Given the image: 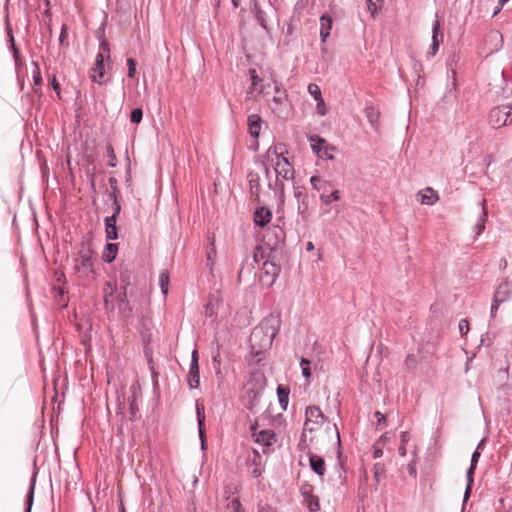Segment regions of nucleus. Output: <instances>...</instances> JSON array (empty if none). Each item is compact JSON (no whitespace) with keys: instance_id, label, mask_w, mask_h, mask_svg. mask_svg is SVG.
Segmentation results:
<instances>
[{"instance_id":"nucleus-1","label":"nucleus","mask_w":512,"mask_h":512,"mask_svg":"<svg viewBox=\"0 0 512 512\" xmlns=\"http://www.w3.org/2000/svg\"><path fill=\"white\" fill-rule=\"evenodd\" d=\"M280 327V319L278 316L269 315L260 325L255 327L250 335L249 342L253 353L256 355L262 351L270 349L274 338L276 337Z\"/></svg>"},{"instance_id":"nucleus-2","label":"nucleus","mask_w":512,"mask_h":512,"mask_svg":"<svg viewBox=\"0 0 512 512\" xmlns=\"http://www.w3.org/2000/svg\"><path fill=\"white\" fill-rule=\"evenodd\" d=\"M285 152V145L278 143L269 147L265 153V160L273 167L277 178L276 183L280 185L281 189H283V183L280 179L292 180L294 178V168L284 156Z\"/></svg>"},{"instance_id":"nucleus-3","label":"nucleus","mask_w":512,"mask_h":512,"mask_svg":"<svg viewBox=\"0 0 512 512\" xmlns=\"http://www.w3.org/2000/svg\"><path fill=\"white\" fill-rule=\"evenodd\" d=\"M275 95L267 100V105L278 118L286 119L290 114V102L286 89L277 80H273Z\"/></svg>"},{"instance_id":"nucleus-4","label":"nucleus","mask_w":512,"mask_h":512,"mask_svg":"<svg viewBox=\"0 0 512 512\" xmlns=\"http://www.w3.org/2000/svg\"><path fill=\"white\" fill-rule=\"evenodd\" d=\"M93 251L90 244L82 242L74 259V270L87 274L93 269Z\"/></svg>"},{"instance_id":"nucleus-5","label":"nucleus","mask_w":512,"mask_h":512,"mask_svg":"<svg viewBox=\"0 0 512 512\" xmlns=\"http://www.w3.org/2000/svg\"><path fill=\"white\" fill-rule=\"evenodd\" d=\"M489 123L496 129L512 124V106L500 105L494 107L489 113Z\"/></svg>"},{"instance_id":"nucleus-6","label":"nucleus","mask_w":512,"mask_h":512,"mask_svg":"<svg viewBox=\"0 0 512 512\" xmlns=\"http://www.w3.org/2000/svg\"><path fill=\"white\" fill-rule=\"evenodd\" d=\"M110 56V49L109 45L106 42H102L100 44L99 52L96 56L95 64L93 68L91 69L92 74L91 78L93 81H97L100 83V80L104 77V60L106 58H109Z\"/></svg>"},{"instance_id":"nucleus-7","label":"nucleus","mask_w":512,"mask_h":512,"mask_svg":"<svg viewBox=\"0 0 512 512\" xmlns=\"http://www.w3.org/2000/svg\"><path fill=\"white\" fill-rule=\"evenodd\" d=\"M512 297V283L503 282L496 289L491 305V316L494 317L499 306L511 299Z\"/></svg>"},{"instance_id":"nucleus-8","label":"nucleus","mask_w":512,"mask_h":512,"mask_svg":"<svg viewBox=\"0 0 512 512\" xmlns=\"http://www.w3.org/2000/svg\"><path fill=\"white\" fill-rule=\"evenodd\" d=\"M305 417L304 429L309 431H314L326 420V417L318 406L307 407Z\"/></svg>"},{"instance_id":"nucleus-9","label":"nucleus","mask_w":512,"mask_h":512,"mask_svg":"<svg viewBox=\"0 0 512 512\" xmlns=\"http://www.w3.org/2000/svg\"><path fill=\"white\" fill-rule=\"evenodd\" d=\"M280 272V267L276 265L274 262L269 260H265L261 267L260 281L266 285L271 286L275 282L278 274Z\"/></svg>"},{"instance_id":"nucleus-10","label":"nucleus","mask_w":512,"mask_h":512,"mask_svg":"<svg viewBox=\"0 0 512 512\" xmlns=\"http://www.w3.org/2000/svg\"><path fill=\"white\" fill-rule=\"evenodd\" d=\"M257 424L251 425L252 437L255 442L259 443L263 447H270L276 442V435L273 430L265 429L257 431Z\"/></svg>"},{"instance_id":"nucleus-11","label":"nucleus","mask_w":512,"mask_h":512,"mask_svg":"<svg viewBox=\"0 0 512 512\" xmlns=\"http://www.w3.org/2000/svg\"><path fill=\"white\" fill-rule=\"evenodd\" d=\"M129 275L121 274V281L125 283L124 291L117 295V301L119 304L120 313L123 317H129L132 309L128 306L126 286L128 285Z\"/></svg>"},{"instance_id":"nucleus-12","label":"nucleus","mask_w":512,"mask_h":512,"mask_svg":"<svg viewBox=\"0 0 512 512\" xmlns=\"http://www.w3.org/2000/svg\"><path fill=\"white\" fill-rule=\"evenodd\" d=\"M248 132L249 134L257 139L259 137L261 131L262 120L261 117L257 114H252L248 116L247 119Z\"/></svg>"},{"instance_id":"nucleus-13","label":"nucleus","mask_w":512,"mask_h":512,"mask_svg":"<svg viewBox=\"0 0 512 512\" xmlns=\"http://www.w3.org/2000/svg\"><path fill=\"white\" fill-rule=\"evenodd\" d=\"M272 218V213L265 207L257 208L254 212V223L260 227L267 225Z\"/></svg>"},{"instance_id":"nucleus-14","label":"nucleus","mask_w":512,"mask_h":512,"mask_svg":"<svg viewBox=\"0 0 512 512\" xmlns=\"http://www.w3.org/2000/svg\"><path fill=\"white\" fill-rule=\"evenodd\" d=\"M439 34H440V22L439 20H435L432 26V43L430 45L428 54L430 56H435L440 45L439 40Z\"/></svg>"},{"instance_id":"nucleus-15","label":"nucleus","mask_w":512,"mask_h":512,"mask_svg":"<svg viewBox=\"0 0 512 512\" xmlns=\"http://www.w3.org/2000/svg\"><path fill=\"white\" fill-rule=\"evenodd\" d=\"M200 384L199 364L191 361L188 374V385L191 389H196Z\"/></svg>"},{"instance_id":"nucleus-16","label":"nucleus","mask_w":512,"mask_h":512,"mask_svg":"<svg viewBox=\"0 0 512 512\" xmlns=\"http://www.w3.org/2000/svg\"><path fill=\"white\" fill-rule=\"evenodd\" d=\"M486 41L493 44V46L490 48V53L498 51L503 44V36L498 30H491L487 36Z\"/></svg>"},{"instance_id":"nucleus-17","label":"nucleus","mask_w":512,"mask_h":512,"mask_svg":"<svg viewBox=\"0 0 512 512\" xmlns=\"http://www.w3.org/2000/svg\"><path fill=\"white\" fill-rule=\"evenodd\" d=\"M332 23L333 22L330 16L324 14L320 17V36L323 42H325L330 35Z\"/></svg>"},{"instance_id":"nucleus-18","label":"nucleus","mask_w":512,"mask_h":512,"mask_svg":"<svg viewBox=\"0 0 512 512\" xmlns=\"http://www.w3.org/2000/svg\"><path fill=\"white\" fill-rule=\"evenodd\" d=\"M247 178H248L251 194L254 195L257 199H259V195H260V191H261L259 174L256 172H250L248 174Z\"/></svg>"},{"instance_id":"nucleus-19","label":"nucleus","mask_w":512,"mask_h":512,"mask_svg":"<svg viewBox=\"0 0 512 512\" xmlns=\"http://www.w3.org/2000/svg\"><path fill=\"white\" fill-rule=\"evenodd\" d=\"M309 462L311 469L318 474L319 476H323L325 472V462L322 457L318 455H310Z\"/></svg>"},{"instance_id":"nucleus-20","label":"nucleus","mask_w":512,"mask_h":512,"mask_svg":"<svg viewBox=\"0 0 512 512\" xmlns=\"http://www.w3.org/2000/svg\"><path fill=\"white\" fill-rule=\"evenodd\" d=\"M480 204L482 206L481 215L479 216L478 221H477V223L474 226V230H475L476 235H480L484 231L485 223H486L487 217H488L487 209H486V206H485L486 200L485 199L482 200V202Z\"/></svg>"},{"instance_id":"nucleus-21","label":"nucleus","mask_w":512,"mask_h":512,"mask_svg":"<svg viewBox=\"0 0 512 512\" xmlns=\"http://www.w3.org/2000/svg\"><path fill=\"white\" fill-rule=\"evenodd\" d=\"M420 196V202L426 205H433L439 199L437 192L430 187L426 188L423 192H421Z\"/></svg>"},{"instance_id":"nucleus-22","label":"nucleus","mask_w":512,"mask_h":512,"mask_svg":"<svg viewBox=\"0 0 512 512\" xmlns=\"http://www.w3.org/2000/svg\"><path fill=\"white\" fill-rule=\"evenodd\" d=\"M269 233L273 234L275 236L274 242H268V244L275 249L279 244L284 242L285 239V232L284 230L279 226H272L268 229Z\"/></svg>"},{"instance_id":"nucleus-23","label":"nucleus","mask_w":512,"mask_h":512,"mask_svg":"<svg viewBox=\"0 0 512 512\" xmlns=\"http://www.w3.org/2000/svg\"><path fill=\"white\" fill-rule=\"evenodd\" d=\"M115 217H107L105 219V232L107 239L114 240L117 239V227H116Z\"/></svg>"},{"instance_id":"nucleus-24","label":"nucleus","mask_w":512,"mask_h":512,"mask_svg":"<svg viewBox=\"0 0 512 512\" xmlns=\"http://www.w3.org/2000/svg\"><path fill=\"white\" fill-rule=\"evenodd\" d=\"M196 412H197V421L199 427V435L202 440V447L204 446V421H205V413L203 404H196Z\"/></svg>"},{"instance_id":"nucleus-25","label":"nucleus","mask_w":512,"mask_h":512,"mask_svg":"<svg viewBox=\"0 0 512 512\" xmlns=\"http://www.w3.org/2000/svg\"><path fill=\"white\" fill-rule=\"evenodd\" d=\"M114 293V288L111 283H106V288L104 289V306L106 311H114L115 306L113 304V300L111 299Z\"/></svg>"},{"instance_id":"nucleus-26","label":"nucleus","mask_w":512,"mask_h":512,"mask_svg":"<svg viewBox=\"0 0 512 512\" xmlns=\"http://www.w3.org/2000/svg\"><path fill=\"white\" fill-rule=\"evenodd\" d=\"M475 469H476L475 465H470L469 469L467 470V473H466L467 486H466L465 493H464V502H466L471 495L472 486L474 483L473 475H474Z\"/></svg>"},{"instance_id":"nucleus-27","label":"nucleus","mask_w":512,"mask_h":512,"mask_svg":"<svg viewBox=\"0 0 512 512\" xmlns=\"http://www.w3.org/2000/svg\"><path fill=\"white\" fill-rule=\"evenodd\" d=\"M310 183L315 190L322 191V193H326L328 190L327 188L331 186L329 181L323 180L319 176H312L310 178Z\"/></svg>"},{"instance_id":"nucleus-28","label":"nucleus","mask_w":512,"mask_h":512,"mask_svg":"<svg viewBox=\"0 0 512 512\" xmlns=\"http://www.w3.org/2000/svg\"><path fill=\"white\" fill-rule=\"evenodd\" d=\"M289 393H290L289 388L284 387L282 385H279L277 387V395H278L279 403L283 410H286V408H287L288 401H289Z\"/></svg>"},{"instance_id":"nucleus-29","label":"nucleus","mask_w":512,"mask_h":512,"mask_svg":"<svg viewBox=\"0 0 512 512\" xmlns=\"http://www.w3.org/2000/svg\"><path fill=\"white\" fill-rule=\"evenodd\" d=\"M309 141L311 142V148L312 150L319 156L320 153L323 151L324 146L326 145L327 141L317 135L311 136L309 138Z\"/></svg>"},{"instance_id":"nucleus-30","label":"nucleus","mask_w":512,"mask_h":512,"mask_svg":"<svg viewBox=\"0 0 512 512\" xmlns=\"http://www.w3.org/2000/svg\"><path fill=\"white\" fill-rule=\"evenodd\" d=\"M117 249V244L108 243L103 253V260L111 263L116 258Z\"/></svg>"},{"instance_id":"nucleus-31","label":"nucleus","mask_w":512,"mask_h":512,"mask_svg":"<svg viewBox=\"0 0 512 512\" xmlns=\"http://www.w3.org/2000/svg\"><path fill=\"white\" fill-rule=\"evenodd\" d=\"M159 286L163 295H167L169 289V272L168 270H163L159 275Z\"/></svg>"},{"instance_id":"nucleus-32","label":"nucleus","mask_w":512,"mask_h":512,"mask_svg":"<svg viewBox=\"0 0 512 512\" xmlns=\"http://www.w3.org/2000/svg\"><path fill=\"white\" fill-rule=\"evenodd\" d=\"M320 199L323 204L329 205L332 201L340 200L339 190H333L330 194L321 193Z\"/></svg>"},{"instance_id":"nucleus-33","label":"nucleus","mask_w":512,"mask_h":512,"mask_svg":"<svg viewBox=\"0 0 512 512\" xmlns=\"http://www.w3.org/2000/svg\"><path fill=\"white\" fill-rule=\"evenodd\" d=\"M364 113L368 119V121L374 125L378 122L379 119V111L373 106H368L365 108Z\"/></svg>"},{"instance_id":"nucleus-34","label":"nucleus","mask_w":512,"mask_h":512,"mask_svg":"<svg viewBox=\"0 0 512 512\" xmlns=\"http://www.w3.org/2000/svg\"><path fill=\"white\" fill-rule=\"evenodd\" d=\"M305 502L311 512H316L320 508L319 499L313 494H309V498H306Z\"/></svg>"},{"instance_id":"nucleus-35","label":"nucleus","mask_w":512,"mask_h":512,"mask_svg":"<svg viewBox=\"0 0 512 512\" xmlns=\"http://www.w3.org/2000/svg\"><path fill=\"white\" fill-rule=\"evenodd\" d=\"M106 156L109 159L108 165L110 167H115L117 165V158L111 144L106 146Z\"/></svg>"},{"instance_id":"nucleus-36","label":"nucleus","mask_w":512,"mask_h":512,"mask_svg":"<svg viewBox=\"0 0 512 512\" xmlns=\"http://www.w3.org/2000/svg\"><path fill=\"white\" fill-rule=\"evenodd\" d=\"M308 92L316 101L323 98L320 87L315 83H310L308 85Z\"/></svg>"},{"instance_id":"nucleus-37","label":"nucleus","mask_w":512,"mask_h":512,"mask_svg":"<svg viewBox=\"0 0 512 512\" xmlns=\"http://www.w3.org/2000/svg\"><path fill=\"white\" fill-rule=\"evenodd\" d=\"M33 82L34 86H41L42 85V76L39 64L37 62H33Z\"/></svg>"},{"instance_id":"nucleus-38","label":"nucleus","mask_w":512,"mask_h":512,"mask_svg":"<svg viewBox=\"0 0 512 512\" xmlns=\"http://www.w3.org/2000/svg\"><path fill=\"white\" fill-rule=\"evenodd\" d=\"M210 249L207 251V261L213 264V260L216 256V248H215V236L214 234L209 237Z\"/></svg>"},{"instance_id":"nucleus-39","label":"nucleus","mask_w":512,"mask_h":512,"mask_svg":"<svg viewBox=\"0 0 512 512\" xmlns=\"http://www.w3.org/2000/svg\"><path fill=\"white\" fill-rule=\"evenodd\" d=\"M335 150H336V148L334 146H331L328 143H326V145L324 146V149L320 153L319 157L325 158V159H328V160H333L334 159L333 152Z\"/></svg>"},{"instance_id":"nucleus-40","label":"nucleus","mask_w":512,"mask_h":512,"mask_svg":"<svg viewBox=\"0 0 512 512\" xmlns=\"http://www.w3.org/2000/svg\"><path fill=\"white\" fill-rule=\"evenodd\" d=\"M133 391V399L130 400V414H131V420H134L136 418V414L138 412V406L136 404V387H132Z\"/></svg>"},{"instance_id":"nucleus-41","label":"nucleus","mask_w":512,"mask_h":512,"mask_svg":"<svg viewBox=\"0 0 512 512\" xmlns=\"http://www.w3.org/2000/svg\"><path fill=\"white\" fill-rule=\"evenodd\" d=\"M335 472L338 476L337 482L339 484L343 485L345 482V469H344V465L341 461H339V463L335 466Z\"/></svg>"},{"instance_id":"nucleus-42","label":"nucleus","mask_w":512,"mask_h":512,"mask_svg":"<svg viewBox=\"0 0 512 512\" xmlns=\"http://www.w3.org/2000/svg\"><path fill=\"white\" fill-rule=\"evenodd\" d=\"M143 112L141 108H135L131 111L130 120L132 123L139 124L142 120Z\"/></svg>"},{"instance_id":"nucleus-43","label":"nucleus","mask_w":512,"mask_h":512,"mask_svg":"<svg viewBox=\"0 0 512 512\" xmlns=\"http://www.w3.org/2000/svg\"><path fill=\"white\" fill-rule=\"evenodd\" d=\"M255 16L257 21L260 23V25L266 29V19H265V13L258 7L257 4H255Z\"/></svg>"},{"instance_id":"nucleus-44","label":"nucleus","mask_w":512,"mask_h":512,"mask_svg":"<svg viewBox=\"0 0 512 512\" xmlns=\"http://www.w3.org/2000/svg\"><path fill=\"white\" fill-rule=\"evenodd\" d=\"M136 61L133 58L127 59V66H128V77L134 78L136 74Z\"/></svg>"},{"instance_id":"nucleus-45","label":"nucleus","mask_w":512,"mask_h":512,"mask_svg":"<svg viewBox=\"0 0 512 512\" xmlns=\"http://www.w3.org/2000/svg\"><path fill=\"white\" fill-rule=\"evenodd\" d=\"M229 508H231L232 512H245L238 498H233L231 500Z\"/></svg>"},{"instance_id":"nucleus-46","label":"nucleus","mask_w":512,"mask_h":512,"mask_svg":"<svg viewBox=\"0 0 512 512\" xmlns=\"http://www.w3.org/2000/svg\"><path fill=\"white\" fill-rule=\"evenodd\" d=\"M294 196L297 198L298 202L301 200H309L308 194L305 192L304 188L301 187L294 189Z\"/></svg>"},{"instance_id":"nucleus-47","label":"nucleus","mask_w":512,"mask_h":512,"mask_svg":"<svg viewBox=\"0 0 512 512\" xmlns=\"http://www.w3.org/2000/svg\"><path fill=\"white\" fill-rule=\"evenodd\" d=\"M249 75H250V79L252 81V86L253 87H257L261 84L262 82V79L258 76L257 72L255 69H250L249 70Z\"/></svg>"},{"instance_id":"nucleus-48","label":"nucleus","mask_w":512,"mask_h":512,"mask_svg":"<svg viewBox=\"0 0 512 512\" xmlns=\"http://www.w3.org/2000/svg\"><path fill=\"white\" fill-rule=\"evenodd\" d=\"M262 259H264V250L262 247L257 246L253 252V260L255 263H259V261Z\"/></svg>"},{"instance_id":"nucleus-49","label":"nucleus","mask_w":512,"mask_h":512,"mask_svg":"<svg viewBox=\"0 0 512 512\" xmlns=\"http://www.w3.org/2000/svg\"><path fill=\"white\" fill-rule=\"evenodd\" d=\"M50 84L53 88V90L56 92L58 98L60 99L61 98V89H60V84L59 82L57 81L56 79V76L53 75L51 78H50Z\"/></svg>"},{"instance_id":"nucleus-50","label":"nucleus","mask_w":512,"mask_h":512,"mask_svg":"<svg viewBox=\"0 0 512 512\" xmlns=\"http://www.w3.org/2000/svg\"><path fill=\"white\" fill-rule=\"evenodd\" d=\"M459 331L461 335H465L469 331V321L467 319H462L459 322Z\"/></svg>"},{"instance_id":"nucleus-51","label":"nucleus","mask_w":512,"mask_h":512,"mask_svg":"<svg viewBox=\"0 0 512 512\" xmlns=\"http://www.w3.org/2000/svg\"><path fill=\"white\" fill-rule=\"evenodd\" d=\"M112 196L114 197V213L112 214L111 217H115V220L117 221V216L119 215V213L121 211V205L117 200V195H115V192L112 194Z\"/></svg>"},{"instance_id":"nucleus-52","label":"nucleus","mask_w":512,"mask_h":512,"mask_svg":"<svg viewBox=\"0 0 512 512\" xmlns=\"http://www.w3.org/2000/svg\"><path fill=\"white\" fill-rule=\"evenodd\" d=\"M308 210V200H301L298 202V212L301 215H304Z\"/></svg>"},{"instance_id":"nucleus-53","label":"nucleus","mask_w":512,"mask_h":512,"mask_svg":"<svg viewBox=\"0 0 512 512\" xmlns=\"http://www.w3.org/2000/svg\"><path fill=\"white\" fill-rule=\"evenodd\" d=\"M317 112L318 114L324 116L326 114V106H325V102H324V99L322 98L321 100H317Z\"/></svg>"},{"instance_id":"nucleus-54","label":"nucleus","mask_w":512,"mask_h":512,"mask_svg":"<svg viewBox=\"0 0 512 512\" xmlns=\"http://www.w3.org/2000/svg\"><path fill=\"white\" fill-rule=\"evenodd\" d=\"M265 89H266V87H265L264 85H260V86H257V87H253V86L251 85V87L249 88V90H248V92H247V93H248V94H252L254 91H258V92H259V94H262V95H264V96H265V95L267 94V92L265 91Z\"/></svg>"},{"instance_id":"nucleus-55","label":"nucleus","mask_w":512,"mask_h":512,"mask_svg":"<svg viewBox=\"0 0 512 512\" xmlns=\"http://www.w3.org/2000/svg\"><path fill=\"white\" fill-rule=\"evenodd\" d=\"M483 441L480 442L479 446L477 449L480 448V446L482 445ZM479 458H480V452L478 450L474 451V453L472 454V457H471V465H475L477 466V463L479 461Z\"/></svg>"},{"instance_id":"nucleus-56","label":"nucleus","mask_w":512,"mask_h":512,"mask_svg":"<svg viewBox=\"0 0 512 512\" xmlns=\"http://www.w3.org/2000/svg\"><path fill=\"white\" fill-rule=\"evenodd\" d=\"M374 477L377 482L380 481V477L384 475V470L379 465H375Z\"/></svg>"},{"instance_id":"nucleus-57","label":"nucleus","mask_w":512,"mask_h":512,"mask_svg":"<svg viewBox=\"0 0 512 512\" xmlns=\"http://www.w3.org/2000/svg\"><path fill=\"white\" fill-rule=\"evenodd\" d=\"M301 493L306 500V498H309V494H312V487L310 485H304L301 488Z\"/></svg>"},{"instance_id":"nucleus-58","label":"nucleus","mask_w":512,"mask_h":512,"mask_svg":"<svg viewBox=\"0 0 512 512\" xmlns=\"http://www.w3.org/2000/svg\"><path fill=\"white\" fill-rule=\"evenodd\" d=\"M67 30H68L67 25H63L61 28L60 36H59V41H60L61 45L64 43V41L67 38Z\"/></svg>"},{"instance_id":"nucleus-59","label":"nucleus","mask_w":512,"mask_h":512,"mask_svg":"<svg viewBox=\"0 0 512 512\" xmlns=\"http://www.w3.org/2000/svg\"><path fill=\"white\" fill-rule=\"evenodd\" d=\"M367 8L371 12L372 15H374L377 11L376 4L373 0H366Z\"/></svg>"},{"instance_id":"nucleus-60","label":"nucleus","mask_w":512,"mask_h":512,"mask_svg":"<svg viewBox=\"0 0 512 512\" xmlns=\"http://www.w3.org/2000/svg\"><path fill=\"white\" fill-rule=\"evenodd\" d=\"M410 440V435L408 432L401 433V444H406Z\"/></svg>"},{"instance_id":"nucleus-61","label":"nucleus","mask_w":512,"mask_h":512,"mask_svg":"<svg viewBox=\"0 0 512 512\" xmlns=\"http://www.w3.org/2000/svg\"><path fill=\"white\" fill-rule=\"evenodd\" d=\"M109 183H110L111 187L113 188V193L115 192V195H117V193H118V189L116 187L117 180L115 178H110Z\"/></svg>"},{"instance_id":"nucleus-62","label":"nucleus","mask_w":512,"mask_h":512,"mask_svg":"<svg viewBox=\"0 0 512 512\" xmlns=\"http://www.w3.org/2000/svg\"><path fill=\"white\" fill-rule=\"evenodd\" d=\"M398 453L400 456L404 457L406 456L407 450H406V444H401L398 448Z\"/></svg>"},{"instance_id":"nucleus-63","label":"nucleus","mask_w":512,"mask_h":512,"mask_svg":"<svg viewBox=\"0 0 512 512\" xmlns=\"http://www.w3.org/2000/svg\"><path fill=\"white\" fill-rule=\"evenodd\" d=\"M252 476L257 478V477H260L261 474H262V469L260 467H255L253 470H252Z\"/></svg>"},{"instance_id":"nucleus-64","label":"nucleus","mask_w":512,"mask_h":512,"mask_svg":"<svg viewBox=\"0 0 512 512\" xmlns=\"http://www.w3.org/2000/svg\"><path fill=\"white\" fill-rule=\"evenodd\" d=\"M383 455V451L382 449L378 448V447H374V450H373V457L374 458H379Z\"/></svg>"}]
</instances>
